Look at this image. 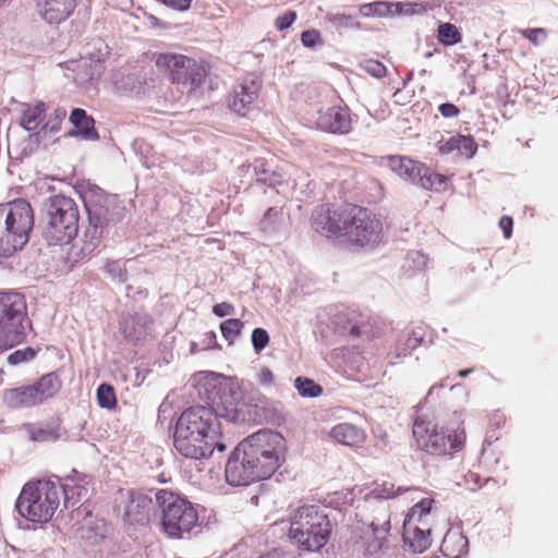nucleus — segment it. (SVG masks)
<instances>
[{
    "instance_id": "1",
    "label": "nucleus",
    "mask_w": 558,
    "mask_h": 558,
    "mask_svg": "<svg viewBox=\"0 0 558 558\" xmlns=\"http://www.w3.org/2000/svg\"><path fill=\"white\" fill-rule=\"evenodd\" d=\"M311 226L322 236L359 250L378 245L383 223L369 209L353 203H324L311 214Z\"/></svg>"
},
{
    "instance_id": "2",
    "label": "nucleus",
    "mask_w": 558,
    "mask_h": 558,
    "mask_svg": "<svg viewBox=\"0 0 558 558\" xmlns=\"http://www.w3.org/2000/svg\"><path fill=\"white\" fill-rule=\"evenodd\" d=\"M284 461V438L277 432L259 430L231 452L225 470L232 486H246L269 478Z\"/></svg>"
},
{
    "instance_id": "3",
    "label": "nucleus",
    "mask_w": 558,
    "mask_h": 558,
    "mask_svg": "<svg viewBox=\"0 0 558 558\" xmlns=\"http://www.w3.org/2000/svg\"><path fill=\"white\" fill-rule=\"evenodd\" d=\"M219 417L213 409L195 405L185 410L177 420V450L191 459L182 465L185 471L195 469L201 472L202 459L209 457L215 449L226 450V445L220 441Z\"/></svg>"
},
{
    "instance_id": "4",
    "label": "nucleus",
    "mask_w": 558,
    "mask_h": 558,
    "mask_svg": "<svg viewBox=\"0 0 558 558\" xmlns=\"http://www.w3.org/2000/svg\"><path fill=\"white\" fill-rule=\"evenodd\" d=\"M331 532V522L319 507L301 506L290 517L288 538L301 551H319L328 544Z\"/></svg>"
},
{
    "instance_id": "5",
    "label": "nucleus",
    "mask_w": 558,
    "mask_h": 558,
    "mask_svg": "<svg viewBox=\"0 0 558 558\" xmlns=\"http://www.w3.org/2000/svg\"><path fill=\"white\" fill-rule=\"evenodd\" d=\"M60 487L46 480L27 482L15 502L19 514L34 523L49 522L60 506Z\"/></svg>"
},
{
    "instance_id": "6",
    "label": "nucleus",
    "mask_w": 558,
    "mask_h": 558,
    "mask_svg": "<svg viewBox=\"0 0 558 558\" xmlns=\"http://www.w3.org/2000/svg\"><path fill=\"white\" fill-rule=\"evenodd\" d=\"M190 381L199 399L206 401V408L213 409L220 417L228 421L239 418L238 403L232 395L227 393L230 388L225 376L208 371L197 372Z\"/></svg>"
},
{
    "instance_id": "7",
    "label": "nucleus",
    "mask_w": 558,
    "mask_h": 558,
    "mask_svg": "<svg viewBox=\"0 0 558 558\" xmlns=\"http://www.w3.org/2000/svg\"><path fill=\"white\" fill-rule=\"evenodd\" d=\"M5 210V229L0 235V254L10 256L28 242L34 215L29 203L22 198L9 203Z\"/></svg>"
},
{
    "instance_id": "8",
    "label": "nucleus",
    "mask_w": 558,
    "mask_h": 558,
    "mask_svg": "<svg viewBox=\"0 0 558 558\" xmlns=\"http://www.w3.org/2000/svg\"><path fill=\"white\" fill-rule=\"evenodd\" d=\"M413 437L418 448L435 456L460 451L466 441L465 428L462 425L445 434L437 424L425 420L414 422Z\"/></svg>"
},
{
    "instance_id": "9",
    "label": "nucleus",
    "mask_w": 558,
    "mask_h": 558,
    "mask_svg": "<svg viewBox=\"0 0 558 558\" xmlns=\"http://www.w3.org/2000/svg\"><path fill=\"white\" fill-rule=\"evenodd\" d=\"M48 225L45 230L49 244L70 243L78 231V208L75 202L64 195H56L48 209Z\"/></svg>"
},
{
    "instance_id": "10",
    "label": "nucleus",
    "mask_w": 558,
    "mask_h": 558,
    "mask_svg": "<svg viewBox=\"0 0 558 558\" xmlns=\"http://www.w3.org/2000/svg\"><path fill=\"white\" fill-rule=\"evenodd\" d=\"M25 302L19 293L0 296V340L10 348L24 340Z\"/></svg>"
},
{
    "instance_id": "11",
    "label": "nucleus",
    "mask_w": 558,
    "mask_h": 558,
    "mask_svg": "<svg viewBox=\"0 0 558 558\" xmlns=\"http://www.w3.org/2000/svg\"><path fill=\"white\" fill-rule=\"evenodd\" d=\"M89 223L80 241L70 247L69 258L74 263L89 259L98 250L107 218L102 208H88Z\"/></svg>"
},
{
    "instance_id": "12",
    "label": "nucleus",
    "mask_w": 558,
    "mask_h": 558,
    "mask_svg": "<svg viewBox=\"0 0 558 558\" xmlns=\"http://www.w3.org/2000/svg\"><path fill=\"white\" fill-rule=\"evenodd\" d=\"M109 54V47L102 40L93 44L80 60L66 62V69L74 72L73 78L78 84H85L98 78L104 70V62Z\"/></svg>"
},
{
    "instance_id": "13",
    "label": "nucleus",
    "mask_w": 558,
    "mask_h": 558,
    "mask_svg": "<svg viewBox=\"0 0 558 558\" xmlns=\"http://www.w3.org/2000/svg\"><path fill=\"white\" fill-rule=\"evenodd\" d=\"M351 121L350 107H326L318 112L317 126L330 133H348Z\"/></svg>"
},
{
    "instance_id": "14",
    "label": "nucleus",
    "mask_w": 558,
    "mask_h": 558,
    "mask_svg": "<svg viewBox=\"0 0 558 558\" xmlns=\"http://www.w3.org/2000/svg\"><path fill=\"white\" fill-rule=\"evenodd\" d=\"M207 75L206 69L196 60L185 56H177V84L193 90L198 87Z\"/></svg>"
},
{
    "instance_id": "15",
    "label": "nucleus",
    "mask_w": 558,
    "mask_h": 558,
    "mask_svg": "<svg viewBox=\"0 0 558 558\" xmlns=\"http://www.w3.org/2000/svg\"><path fill=\"white\" fill-rule=\"evenodd\" d=\"M199 527L197 508L189 500L177 496V538L191 537Z\"/></svg>"
},
{
    "instance_id": "16",
    "label": "nucleus",
    "mask_w": 558,
    "mask_h": 558,
    "mask_svg": "<svg viewBox=\"0 0 558 558\" xmlns=\"http://www.w3.org/2000/svg\"><path fill=\"white\" fill-rule=\"evenodd\" d=\"M77 0H37L38 12L49 24L65 21L76 7Z\"/></svg>"
},
{
    "instance_id": "17",
    "label": "nucleus",
    "mask_w": 558,
    "mask_h": 558,
    "mask_svg": "<svg viewBox=\"0 0 558 558\" xmlns=\"http://www.w3.org/2000/svg\"><path fill=\"white\" fill-rule=\"evenodd\" d=\"M329 436L333 441L351 448H361L367 438L362 427L348 422L335 425Z\"/></svg>"
},
{
    "instance_id": "18",
    "label": "nucleus",
    "mask_w": 558,
    "mask_h": 558,
    "mask_svg": "<svg viewBox=\"0 0 558 558\" xmlns=\"http://www.w3.org/2000/svg\"><path fill=\"white\" fill-rule=\"evenodd\" d=\"M337 326L342 333L360 338L371 330V319L368 315L351 310L338 317Z\"/></svg>"
},
{
    "instance_id": "19",
    "label": "nucleus",
    "mask_w": 558,
    "mask_h": 558,
    "mask_svg": "<svg viewBox=\"0 0 558 558\" xmlns=\"http://www.w3.org/2000/svg\"><path fill=\"white\" fill-rule=\"evenodd\" d=\"M383 160L387 161V165L396 174L414 184L416 183L420 177V172L425 171L424 163L415 161L405 156L390 155L387 157H383Z\"/></svg>"
},
{
    "instance_id": "20",
    "label": "nucleus",
    "mask_w": 558,
    "mask_h": 558,
    "mask_svg": "<svg viewBox=\"0 0 558 558\" xmlns=\"http://www.w3.org/2000/svg\"><path fill=\"white\" fill-rule=\"evenodd\" d=\"M430 527L427 523L403 522V538L415 553H423L430 545Z\"/></svg>"
},
{
    "instance_id": "21",
    "label": "nucleus",
    "mask_w": 558,
    "mask_h": 558,
    "mask_svg": "<svg viewBox=\"0 0 558 558\" xmlns=\"http://www.w3.org/2000/svg\"><path fill=\"white\" fill-rule=\"evenodd\" d=\"M70 122L73 129L69 131L70 136L82 137L88 141H97L98 132L95 128V120L82 108H75L70 114Z\"/></svg>"
},
{
    "instance_id": "22",
    "label": "nucleus",
    "mask_w": 558,
    "mask_h": 558,
    "mask_svg": "<svg viewBox=\"0 0 558 558\" xmlns=\"http://www.w3.org/2000/svg\"><path fill=\"white\" fill-rule=\"evenodd\" d=\"M158 507L162 513L161 526L169 536L174 535V515L172 509L174 507V494L172 492L160 489L156 494Z\"/></svg>"
},
{
    "instance_id": "23",
    "label": "nucleus",
    "mask_w": 558,
    "mask_h": 558,
    "mask_svg": "<svg viewBox=\"0 0 558 558\" xmlns=\"http://www.w3.org/2000/svg\"><path fill=\"white\" fill-rule=\"evenodd\" d=\"M468 538L461 533L448 532L441 543L440 550L448 558H461L468 551Z\"/></svg>"
},
{
    "instance_id": "24",
    "label": "nucleus",
    "mask_w": 558,
    "mask_h": 558,
    "mask_svg": "<svg viewBox=\"0 0 558 558\" xmlns=\"http://www.w3.org/2000/svg\"><path fill=\"white\" fill-rule=\"evenodd\" d=\"M448 178L444 174L432 171L425 166V171L420 172L416 185L429 191L441 192L448 187Z\"/></svg>"
},
{
    "instance_id": "25",
    "label": "nucleus",
    "mask_w": 558,
    "mask_h": 558,
    "mask_svg": "<svg viewBox=\"0 0 558 558\" xmlns=\"http://www.w3.org/2000/svg\"><path fill=\"white\" fill-rule=\"evenodd\" d=\"M437 40L444 46H453L462 41V33L454 24L440 23L437 27Z\"/></svg>"
},
{
    "instance_id": "26",
    "label": "nucleus",
    "mask_w": 558,
    "mask_h": 558,
    "mask_svg": "<svg viewBox=\"0 0 558 558\" xmlns=\"http://www.w3.org/2000/svg\"><path fill=\"white\" fill-rule=\"evenodd\" d=\"M433 504L434 499L423 498L410 509L404 522L426 523L425 519L430 513Z\"/></svg>"
},
{
    "instance_id": "27",
    "label": "nucleus",
    "mask_w": 558,
    "mask_h": 558,
    "mask_svg": "<svg viewBox=\"0 0 558 558\" xmlns=\"http://www.w3.org/2000/svg\"><path fill=\"white\" fill-rule=\"evenodd\" d=\"M44 107H27L21 118V125L27 131H35L45 120Z\"/></svg>"
},
{
    "instance_id": "28",
    "label": "nucleus",
    "mask_w": 558,
    "mask_h": 558,
    "mask_svg": "<svg viewBox=\"0 0 558 558\" xmlns=\"http://www.w3.org/2000/svg\"><path fill=\"white\" fill-rule=\"evenodd\" d=\"M12 401L20 407H34L38 403L32 386H23L10 391Z\"/></svg>"
},
{
    "instance_id": "29",
    "label": "nucleus",
    "mask_w": 558,
    "mask_h": 558,
    "mask_svg": "<svg viewBox=\"0 0 558 558\" xmlns=\"http://www.w3.org/2000/svg\"><path fill=\"white\" fill-rule=\"evenodd\" d=\"M98 405L104 409L113 410L117 408V396L113 387L109 384H100L96 391Z\"/></svg>"
},
{
    "instance_id": "30",
    "label": "nucleus",
    "mask_w": 558,
    "mask_h": 558,
    "mask_svg": "<svg viewBox=\"0 0 558 558\" xmlns=\"http://www.w3.org/2000/svg\"><path fill=\"white\" fill-rule=\"evenodd\" d=\"M36 383L47 399L56 396L61 388V380L54 373L43 375Z\"/></svg>"
},
{
    "instance_id": "31",
    "label": "nucleus",
    "mask_w": 558,
    "mask_h": 558,
    "mask_svg": "<svg viewBox=\"0 0 558 558\" xmlns=\"http://www.w3.org/2000/svg\"><path fill=\"white\" fill-rule=\"evenodd\" d=\"M294 386L302 397L315 398L323 393V388L307 377H298L294 380Z\"/></svg>"
},
{
    "instance_id": "32",
    "label": "nucleus",
    "mask_w": 558,
    "mask_h": 558,
    "mask_svg": "<svg viewBox=\"0 0 558 558\" xmlns=\"http://www.w3.org/2000/svg\"><path fill=\"white\" fill-rule=\"evenodd\" d=\"M243 328L244 323L238 318H229L220 324L222 337L229 344H232L235 341Z\"/></svg>"
},
{
    "instance_id": "33",
    "label": "nucleus",
    "mask_w": 558,
    "mask_h": 558,
    "mask_svg": "<svg viewBox=\"0 0 558 558\" xmlns=\"http://www.w3.org/2000/svg\"><path fill=\"white\" fill-rule=\"evenodd\" d=\"M174 422V408L169 396L162 401L158 410V424L161 428L171 430Z\"/></svg>"
},
{
    "instance_id": "34",
    "label": "nucleus",
    "mask_w": 558,
    "mask_h": 558,
    "mask_svg": "<svg viewBox=\"0 0 558 558\" xmlns=\"http://www.w3.org/2000/svg\"><path fill=\"white\" fill-rule=\"evenodd\" d=\"M155 63L158 72L167 77L171 83H174V54L160 53L157 56Z\"/></svg>"
},
{
    "instance_id": "35",
    "label": "nucleus",
    "mask_w": 558,
    "mask_h": 558,
    "mask_svg": "<svg viewBox=\"0 0 558 558\" xmlns=\"http://www.w3.org/2000/svg\"><path fill=\"white\" fill-rule=\"evenodd\" d=\"M407 489L396 485L391 482H384L381 485L377 486L372 490V494L375 498L379 499H389L399 496L404 493Z\"/></svg>"
},
{
    "instance_id": "36",
    "label": "nucleus",
    "mask_w": 558,
    "mask_h": 558,
    "mask_svg": "<svg viewBox=\"0 0 558 558\" xmlns=\"http://www.w3.org/2000/svg\"><path fill=\"white\" fill-rule=\"evenodd\" d=\"M457 141L459 155L472 158L476 154L477 144L472 136L457 135Z\"/></svg>"
},
{
    "instance_id": "37",
    "label": "nucleus",
    "mask_w": 558,
    "mask_h": 558,
    "mask_svg": "<svg viewBox=\"0 0 558 558\" xmlns=\"http://www.w3.org/2000/svg\"><path fill=\"white\" fill-rule=\"evenodd\" d=\"M257 98V87L252 84L251 87L246 85H241V92H236V98L234 99V105H251Z\"/></svg>"
},
{
    "instance_id": "38",
    "label": "nucleus",
    "mask_w": 558,
    "mask_h": 558,
    "mask_svg": "<svg viewBox=\"0 0 558 558\" xmlns=\"http://www.w3.org/2000/svg\"><path fill=\"white\" fill-rule=\"evenodd\" d=\"M518 33L523 36L525 39L531 41L534 46L539 45L547 37V32L545 28L536 27V28H521L518 29Z\"/></svg>"
},
{
    "instance_id": "39",
    "label": "nucleus",
    "mask_w": 558,
    "mask_h": 558,
    "mask_svg": "<svg viewBox=\"0 0 558 558\" xmlns=\"http://www.w3.org/2000/svg\"><path fill=\"white\" fill-rule=\"evenodd\" d=\"M252 344L256 353L262 352L269 344V335L264 328H255L252 332Z\"/></svg>"
},
{
    "instance_id": "40",
    "label": "nucleus",
    "mask_w": 558,
    "mask_h": 558,
    "mask_svg": "<svg viewBox=\"0 0 558 558\" xmlns=\"http://www.w3.org/2000/svg\"><path fill=\"white\" fill-rule=\"evenodd\" d=\"M36 351L32 348H25L23 350H16L9 355L8 362L12 365L20 364L22 362L31 361L35 357Z\"/></svg>"
},
{
    "instance_id": "41",
    "label": "nucleus",
    "mask_w": 558,
    "mask_h": 558,
    "mask_svg": "<svg viewBox=\"0 0 558 558\" xmlns=\"http://www.w3.org/2000/svg\"><path fill=\"white\" fill-rule=\"evenodd\" d=\"M105 270L112 278H118L121 282H125L128 280L126 269L121 267L119 262L112 260L107 263Z\"/></svg>"
},
{
    "instance_id": "42",
    "label": "nucleus",
    "mask_w": 558,
    "mask_h": 558,
    "mask_svg": "<svg viewBox=\"0 0 558 558\" xmlns=\"http://www.w3.org/2000/svg\"><path fill=\"white\" fill-rule=\"evenodd\" d=\"M296 12L295 11H292V10H289L287 12H284L283 14L279 15L276 20H275V26L278 31H284L289 27L292 26V24L294 23V21L296 20Z\"/></svg>"
},
{
    "instance_id": "43",
    "label": "nucleus",
    "mask_w": 558,
    "mask_h": 558,
    "mask_svg": "<svg viewBox=\"0 0 558 558\" xmlns=\"http://www.w3.org/2000/svg\"><path fill=\"white\" fill-rule=\"evenodd\" d=\"M121 87L135 94H140L142 90L144 92L142 83L138 81V77L135 74H130L123 78L121 82Z\"/></svg>"
},
{
    "instance_id": "44",
    "label": "nucleus",
    "mask_w": 558,
    "mask_h": 558,
    "mask_svg": "<svg viewBox=\"0 0 558 558\" xmlns=\"http://www.w3.org/2000/svg\"><path fill=\"white\" fill-rule=\"evenodd\" d=\"M234 311V305L229 302L217 303L213 306V313L218 317L232 315Z\"/></svg>"
},
{
    "instance_id": "45",
    "label": "nucleus",
    "mask_w": 558,
    "mask_h": 558,
    "mask_svg": "<svg viewBox=\"0 0 558 558\" xmlns=\"http://www.w3.org/2000/svg\"><path fill=\"white\" fill-rule=\"evenodd\" d=\"M365 69L369 74L376 77H383L386 74V66L379 61H368Z\"/></svg>"
},
{
    "instance_id": "46",
    "label": "nucleus",
    "mask_w": 558,
    "mask_h": 558,
    "mask_svg": "<svg viewBox=\"0 0 558 558\" xmlns=\"http://www.w3.org/2000/svg\"><path fill=\"white\" fill-rule=\"evenodd\" d=\"M280 215H281L280 210H278L274 207L268 208L264 215L262 222H260V225H262L260 228L264 231H267L269 229V222L277 220L280 217Z\"/></svg>"
},
{
    "instance_id": "47",
    "label": "nucleus",
    "mask_w": 558,
    "mask_h": 558,
    "mask_svg": "<svg viewBox=\"0 0 558 558\" xmlns=\"http://www.w3.org/2000/svg\"><path fill=\"white\" fill-rule=\"evenodd\" d=\"M319 39V33L315 29L305 31L301 34V41L305 47H313Z\"/></svg>"
},
{
    "instance_id": "48",
    "label": "nucleus",
    "mask_w": 558,
    "mask_h": 558,
    "mask_svg": "<svg viewBox=\"0 0 558 558\" xmlns=\"http://www.w3.org/2000/svg\"><path fill=\"white\" fill-rule=\"evenodd\" d=\"M458 148L459 144L457 141V136H452L439 146V153L446 155L453 151H458Z\"/></svg>"
},
{
    "instance_id": "49",
    "label": "nucleus",
    "mask_w": 558,
    "mask_h": 558,
    "mask_svg": "<svg viewBox=\"0 0 558 558\" xmlns=\"http://www.w3.org/2000/svg\"><path fill=\"white\" fill-rule=\"evenodd\" d=\"M499 227L504 232V236L509 239L512 234L513 220L509 216H502L499 220Z\"/></svg>"
},
{
    "instance_id": "50",
    "label": "nucleus",
    "mask_w": 558,
    "mask_h": 558,
    "mask_svg": "<svg viewBox=\"0 0 558 558\" xmlns=\"http://www.w3.org/2000/svg\"><path fill=\"white\" fill-rule=\"evenodd\" d=\"M493 445L494 442L489 438L484 440L482 448V459L485 463H487L495 454V447Z\"/></svg>"
},
{
    "instance_id": "51",
    "label": "nucleus",
    "mask_w": 558,
    "mask_h": 558,
    "mask_svg": "<svg viewBox=\"0 0 558 558\" xmlns=\"http://www.w3.org/2000/svg\"><path fill=\"white\" fill-rule=\"evenodd\" d=\"M257 379L260 385L268 386L274 381V374L269 367H263L257 375Z\"/></svg>"
},
{
    "instance_id": "52",
    "label": "nucleus",
    "mask_w": 558,
    "mask_h": 558,
    "mask_svg": "<svg viewBox=\"0 0 558 558\" xmlns=\"http://www.w3.org/2000/svg\"><path fill=\"white\" fill-rule=\"evenodd\" d=\"M371 526H372L373 532L376 535V537L385 538V536L388 534L389 529H390L389 518L385 520V522L383 523V525L380 527L375 525L374 523H372Z\"/></svg>"
},
{
    "instance_id": "53",
    "label": "nucleus",
    "mask_w": 558,
    "mask_h": 558,
    "mask_svg": "<svg viewBox=\"0 0 558 558\" xmlns=\"http://www.w3.org/2000/svg\"><path fill=\"white\" fill-rule=\"evenodd\" d=\"M265 181L268 182L269 185H276L282 184L284 180L281 173L275 171L268 178H266Z\"/></svg>"
},
{
    "instance_id": "54",
    "label": "nucleus",
    "mask_w": 558,
    "mask_h": 558,
    "mask_svg": "<svg viewBox=\"0 0 558 558\" xmlns=\"http://www.w3.org/2000/svg\"><path fill=\"white\" fill-rule=\"evenodd\" d=\"M441 114L446 118L456 117L459 113L458 107H439Z\"/></svg>"
},
{
    "instance_id": "55",
    "label": "nucleus",
    "mask_w": 558,
    "mask_h": 558,
    "mask_svg": "<svg viewBox=\"0 0 558 558\" xmlns=\"http://www.w3.org/2000/svg\"><path fill=\"white\" fill-rule=\"evenodd\" d=\"M31 386L34 390V395H35L36 399H38V403H41L47 400L46 396H44V393L41 392V389L38 387L37 383H35L34 385H31Z\"/></svg>"
},
{
    "instance_id": "56",
    "label": "nucleus",
    "mask_w": 558,
    "mask_h": 558,
    "mask_svg": "<svg viewBox=\"0 0 558 558\" xmlns=\"http://www.w3.org/2000/svg\"><path fill=\"white\" fill-rule=\"evenodd\" d=\"M193 0H177V10L185 11L191 7Z\"/></svg>"
},
{
    "instance_id": "57",
    "label": "nucleus",
    "mask_w": 558,
    "mask_h": 558,
    "mask_svg": "<svg viewBox=\"0 0 558 558\" xmlns=\"http://www.w3.org/2000/svg\"><path fill=\"white\" fill-rule=\"evenodd\" d=\"M147 19L153 27H157V26L161 25L160 20L153 14H149L147 16Z\"/></svg>"
},
{
    "instance_id": "58",
    "label": "nucleus",
    "mask_w": 558,
    "mask_h": 558,
    "mask_svg": "<svg viewBox=\"0 0 558 558\" xmlns=\"http://www.w3.org/2000/svg\"><path fill=\"white\" fill-rule=\"evenodd\" d=\"M473 372V368H466V369H462L458 373V376L459 377H465L468 376L469 374H471Z\"/></svg>"
},
{
    "instance_id": "59",
    "label": "nucleus",
    "mask_w": 558,
    "mask_h": 558,
    "mask_svg": "<svg viewBox=\"0 0 558 558\" xmlns=\"http://www.w3.org/2000/svg\"><path fill=\"white\" fill-rule=\"evenodd\" d=\"M157 1L169 7V8H174V0H157Z\"/></svg>"
},
{
    "instance_id": "60",
    "label": "nucleus",
    "mask_w": 558,
    "mask_h": 558,
    "mask_svg": "<svg viewBox=\"0 0 558 558\" xmlns=\"http://www.w3.org/2000/svg\"><path fill=\"white\" fill-rule=\"evenodd\" d=\"M206 337L208 338L209 341H213L216 343V333L214 331L207 332Z\"/></svg>"
},
{
    "instance_id": "61",
    "label": "nucleus",
    "mask_w": 558,
    "mask_h": 558,
    "mask_svg": "<svg viewBox=\"0 0 558 558\" xmlns=\"http://www.w3.org/2000/svg\"><path fill=\"white\" fill-rule=\"evenodd\" d=\"M260 558H280V557L277 553H271V554L264 555Z\"/></svg>"
},
{
    "instance_id": "62",
    "label": "nucleus",
    "mask_w": 558,
    "mask_h": 558,
    "mask_svg": "<svg viewBox=\"0 0 558 558\" xmlns=\"http://www.w3.org/2000/svg\"><path fill=\"white\" fill-rule=\"evenodd\" d=\"M418 340L415 338L414 339V347L417 344Z\"/></svg>"
},
{
    "instance_id": "63",
    "label": "nucleus",
    "mask_w": 558,
    "mask_h": 558,
    "mask_svg": "<svg viewBox=\"0 0 558 558\" xmlns=\"http://www.w3.org/2000/svg\"><path fill=\"white\" fill-rule=\"evenodd\" d=\"M7 0H0V2H5Z\"/></svg>"
}]
</instances>
